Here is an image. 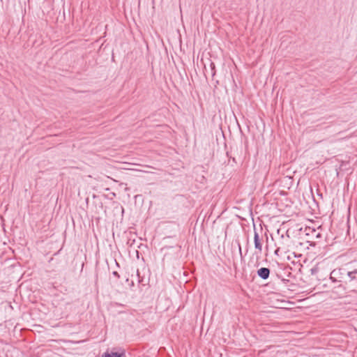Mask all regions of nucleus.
<instances>
[{
	"label": "nucleus",
	"instance_id": "nucleus-10",
	"mask_svg": "<svg viewBox=\"0 0 357 357\" xmlns=\"http://www.w3.org/2000/svg\"><path fill=\"white\" fill-rule=\"evenodd\" d=\"M238 249H239V253L241 255H242V251H241V246L240 244L238 245Z\"/></svg>",
	"mask_w": 357,
	"mask_h": 357
},
{
	"label": "nucleus",
	"instance_id": "nucleus-2",
	"mask_svg": "<svg viewBox=\"0 0 357 357\" xmlns=\"http://www.w3.org/2000/svg\"><path fill=\"white\" fill-rule=\"evenodd\" d=\"M257 275L262 280H267L270 275V269L265 267L260 268L257 271Z\"/></svg>",
	"mask_w": 357,
	"mask_h": 357
},
{
	"label": "nucleus",
	"instance_id": "nucleus-9",
	"mask_svg": "<svg viewBox=\"0 0 357 357\" xmlns=\"http://www.w3.org/2000/svg\"><path fill=\"white\" fill-rule=\"evenodd\" d=\"M112 274L117 278L120 277L117 271H114Z\"/></svg>",
	"mask_w": 357,
	"mask_h": 357
},
{
	"label": "nucleus",
	"instance_id": "nucleus-1",
	"mask_svg": "<svg viewBox=\"0 0 357 357\" xmlns=\"http://www.w3.org/2000/svg\"><path fill=\"white\" fill-rule=\"evenodd\" d=\"M261 240L259 238V234L257 232V231L255 229V227H254V243H255V248L256 250L259 251V253L262 251V243Z\"/></svg>",
	"mask_w": 357,
	"mask_h": 357
},
{
	"label": "nucleus",
	"instance_id": "nucleus-4",
	"mask_svg": "<svg viewBox=\"0 0 357 357\" xmlns=\"http://www.w3.org/2000/svg\"><path fill=\"white\" fill-rule=\"evenodd\" d=\"M333 292L338 296H342L345 294V289L344 287L341 284H340L338 286L335 287Z\"/></svg>",
	"mask_w": 357,
	"mask_h": 357
},
{
	"label": "nucleus",
	"instance_id": "nucleus-3",
	"mask_svg": "<svg viewBox=\"0 0 357 357\" xmlns=\"http://www.w3.org/2000/svg\"><path fill=\"white\" fill-rule=\"evenodd\" d=\"M340 273V270H333L330 275V280L333 281V282H338L342 281L340 279L338 278V275Z\"/></svg>",
	"mask_w": 357,
	"mask_h": 357
},
{
	"label": "nucleus",
	"instance_id": "nucleus-6",
	"mask_svg": "<svg viewBox=\"0 0 357 357\" xmlns=\"http://www.w3.org/2000/svg\"><path fill=\"white\" fill-rule=\"evenodd\" d=\"M347 275L349 278V281H357V267L352 271H348Z\"/></svg>",
	"mask_w": 357,
	"mask_h": 357
},
{
	"label": "nucleus",
	"instance_id": "nucleus-7",
	"mask_svg": "<svg viewBox=\"0 0 357 357\" xmlns=\"http://www.w3.org/2000/svg\"><path fill=\"white\" fill-rule=\"evenodd\" d=\"M284 237V235L281 236V239L278 241L279 245L278 246L277 249L275 250V254L278 255V252L280 251V250H284V243L283 242Z\"/></svg>",
	"mask_w": 357,
	"mask_h": 357
},
{
	"label": "nucleus",
	"instance_id": "nucleus-11",
	"mask_svg": "<svg viewBox=\"0 0 357 357\" xmlns=\"http://www.w3.org/2000/svg\"><path fill=\"white\" fill-rule=\"evenodd\" d=\"M287 240L289 241V236L287 235Z\"/></svg>",
	"mask_w": 357,
	"mask_h": 357
},
{
	"label": "nucleus",
	"instance_id": "nucleus-5",
	"mask_svg": "<svg viewBox=\"0 0 357 357\" xmlns=\"http://www.w3.org/2000/svg\"><path fill=\"white\" fill-rule=\"evenodd\" d=\"M102 357H125V353L123 351L121 353L118 352H105L102 354Z\"/></svg>",
	"mask_w": 357,
	"mask_h": 357
},
{
	"label": "nucleus",
	"instance_id": "nucleus-8",
	"mask_svg": "<svg viewBox=\"0 0 357 357\" xmlns=\"http://www.w3.org/2000/svg\"><path fill=\"white\" fill-rule=\"evenodd\" d=\"M277 276H278V278H280V279L281 280V281H282L283 283H284V284L287 283V282L289 281L288 279L284 278H282V277L280 275H279V274H277Z\"/></svg>",
	"mask_w": 357,
	"mask_h": 357
}]
</instances>
